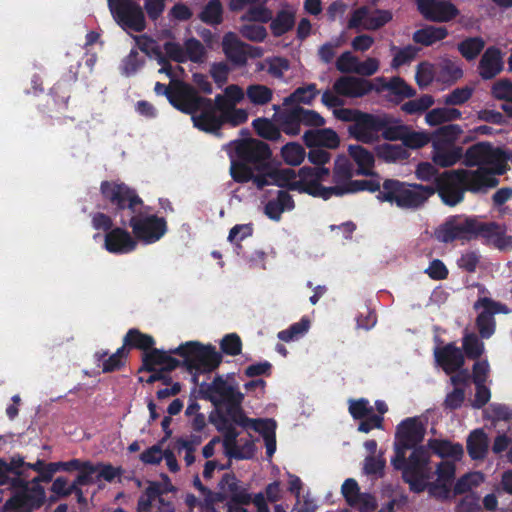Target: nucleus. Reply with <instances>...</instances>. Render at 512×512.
Here are the masks:
<instances>
[{"mask_svg":"<svg viewBox=\"0 0 512 512\" xmlns=\"http://www.w3.org/2000/svg\"><path fill=\"white\" fill-rule=\"evenodd\" d=\"M478 172H470L469 169H454L444 171L436 176L430 185L418 184V203L427 195L438 193L444 204L453 207L464 200L465 192L484 194L488 191L481 186Z\"/></svg>","mask_w":512,"mask_h":512,"instance_id":"1","label":"nucleus"},{"mask_svg":"<svg viewBox=\"0 0 512 512\" xmlns=\"http://www.w3.org/2000/svg\"><path fill=\"white\" fill-rule=\"evenodd\" d=\"M508 159L509 157L503 149L483 141L466 149L463 164L469 168L477 167V169H469V171L478 172L482 178L481 186L489 191L499 184L497 176L506 173Z\"/></svg>","mask_w":512,"mask_h":512,"instance_id":"2","label":"nucleus"},{"mask_svg":"<svg viewBox=\"0 0 512 512\" xmlns=\"http://www.w3.org/2000/svg\"><path fill=\"white\" fill-rule=\"evenodd\" d=\"M394 452L391 459L394 469L402 471L410 491L416 493V416L408 417L397 425Z\"/></svg>","mask_w":512,"mask_h":512,"instance_id":"3","label":"nucleus"},{"mask_svg":"<svg viewBox=\"0 0 512 512\" xmlns=\"http://www.w3.org/2000/svg\"><path fill=\"white\" fill-rule=\"evenodd\" d=\"M99 192L104 205L114 218L125 227L126 220L138 210L146 207L137 190L120 180H104L100 183Z\"/></svg>","mask_w":512,"mask_h":512,"instance_id":"4","label":"nucleus"},{"mask_svg":"<svg viewBox=\"0 0 512 512\" xmlns=\"http://www.w3.org/2000/svg\"><path fill=\"white\" fill-rule=\"evenodd\" d=\"M41 482V475L27 480L24 477H13L11 496L5 501L1 512H34L41 508L46 501V492Z\"/></svg>","mask_w":512,"mask_h":512,"instance_id":"5","label":"nucleus"},{"mask_svg":"<svg viewBox=\"0 0 512 512\" xmlns=\"http://www.w3.org/2000/svg\"><path fill=\"white\" fill-rule=\"evenodd\" d=\"M41 482V475L27 480L24 477H13L11 496L5 501L1 512H34L41 508L46 501V492Z\"/></svg>","mask_w":512,"mask_h":512,"instance_id":"6","label":"nucleus"},{"mask_svg":"<svg viewBox=\"0 0 512 512\" xmlns=\"http://www.w3.org/2000/svg\"><path fill=\"white\" fill-rule=\"evenodd\" d=\"M170 352L183 358V367L189 372H212L219 367L223 359L222 354L213 345H204L198 341H187L175 349H170Z\"/></svg>","mask_w":512,"mask_h":512,"instance_id":"7","label":"nucleus"},{"mask_svg":"<svg viewBox=\"0 0 512 512\" xmlns=\"http://www.w3.org/2000/svg\"><path fill=\"white\" fill-rule=\"evenodd\" d=\"M488 227L475 216L454 215L448 217L435 230V238L442 243L470 241L487 236Z\"/></svg>","mask_w":512,"mask_h":512,"instance_id":"8","label":"nucleus"},{"mask_svg":"<svg viewBox=\"0 0 512 512\" xmlns=\"http://www.w3.org/2000/svg\"><path fill=\"white\" fill-rule=\"evenodd\" d=\"M387 141H402L404 146L410 149H416V131H413L407 125L402 124L401 120L390 114H372L368 134L370 139L364 140L365 144H371L378 140L379 133Z\"/></svg>","mask_w":512,"mask_h":512,"instance_id":"9","label":"nucleus"},{"mask_svg":"<svg viewBox=\"0 0 512 512\" xmlns=\"http://www.w3.org/2000/svg\"><path fill=\"white\" fill-rule=\"evenodd\" d=\"M181 112L191 115L194 127L200 131L214 135L221 134L220 130L223 127V121L213 109L212 99L200 96L196 88L188 101H186Z\"/></svg>","mask_w":512,"mask_h":512,"instance_id":"10","label":"nucleus"},{"mask_svg":"<svg viewBox=\"0 0 512 512\" xmlns=\"http://www.w3.org/2000/svg\"><path fill=\"white\" fill-rule=\"evenodd\" d=\"M125 226L131 227L136 241L144 244H153L159 241L168 229L165 218L144 213L143 210H138L130 216L126 220Z\"/></svg>","mask_w":512,"mask_h":512,"instance_id":"11","label":"nucleus"},{"mask_svg":"<svg viewBox=\"0 0 512 512\" xmlns=\"http://www.w3.org/2000/svg\"><path fill=\"white\" fill-rule=\"evenodd\" d=\"M116 23L124 30L142 32L146 28L143 9L134 0H107Z\"/></svg>","mask_w":512,"mask_h":512,"instance_id":"12","label":"nucleus"},{"mask_svg":"<svg viewBox=\"0 0 512 512\" xmlns=\"http://www.w3.org/2000/svg\"><path fill=\"white\" fill-rule=\"evenodd\" d=\"M238 160L254 169H264L271 164L272 152L269 145L261 140L250 138L239 140L235 147Z\"/></svg>","mask_w":512,"mask_h":512,"instance_id":"13","label":"nucleus"},{"mask_svg":"<svg viewBox=\"0 0 512 512\" xmlns=\"http://www.w3.org/2000/svg\"><path fill=\"white\" fill-rule=\"evenodd\" d=\"M392 18V12L389 10L372 9L363 5L351 12L347 28L375 31L389 23Z\"/></svg>","mask_w":512,"mask_h":512,"instance_id":"14","label":"nucleus"},{"mask_svg":"<svg viewBox=\"0 0 512 512\" xmlns=\"http://www.w3.org/2000/svg\"><path fill=\"white\" fill-rule=\"evenodd\" d=\"M473 308L476 311L482 309V311L477 315L476 327L483 339H489L495 333V314H507L509 312V309L505 304L488 297H480L474 303Z\"/></svg>","mask_w":512,"mask_h":512,"instance_id":"15","label":"nucleus"},{"mask_svg":"<svg viewBox=\"0 0 512 512\" xmlns=\"http://www.w3.org/2000/svg\"><path fill=\"white\" fill-rule=\"evenodd\" d=\"M329 175V169L325 167H309L303 166L298 170L297 182H301L302 188L305 190H298L299 193H306L313 197H320L324 200L332 196L330 187L323 186L320 182Z\"/></svg>","mask_w":512,"mask_h":512,"instance_id":"16","label":"nucleus"},{"mask_svg":"<svg viewBox=\"0 0 512 512\" xmlns=\"http://www.w3.org/2000/svg\"><path fill=\"white\" fill-rule=\"evenodd\" d=\"M201 398L210 401L215 407L230 403L243 394L233 385H230L222 376H216L212 383L203 382L199 386Z\"/></svg>","mask_w":512,"mask_h":512,"instance_id":"17","label":"nucleus"},{"mask_svg":"<svg viewBox=\"0 0 512 512\" xmlns=\"http://www.w3.org/2000/svg\"><path fill=\"white\" fill-rule=\"evenodd\" d=\"M377 199L382 202L395 203L400 208L416 207V191L410 190L404 182L399 180L386 179Z\"/></svg>","mask_w":512,"mask_h":512,"instance_id":"18","label":"nucleus"},{"mask_svg":"<svg viewBox=\"0 0 512 512\" xmlns=\"http://www.w3.org/2000/svg\"><path fill=\"white\" fill-rule=\"evenodd\" d=\"M333 115L343 122H352L348 127V132L355 140L364 143V140L370 139L367 132L372 117L371 113L358 109L339 107L333 110Z\"/></svg>","mask_w":512,"mask_h":512,"instance_id":"19","label":"nucleus"},{"mask_svg":"<svg viewBox=\"0 0 512 512\" xmlns=\"http://www.w3.org/2000/svg\"><path fill=\"white\" fill-rule=\"evenodd\" d=\"M418 12L426 20L437 23L452 21L460 14L450 0H418Z\"/></svg>","mask_w":512,"mask_h":512,"instance_id":"20","label":"nucleus"},{"mask_svg":"<svg viewBox=\"0 0 512 512\" xmlns=\"http://www.w3.org/2000/svg\"><path fill=\"white\" fill-rule=\"evenodd\" d=\"M195 87L191 84L180 80L172 79L169 85H165L161 82H156L154 86V92L158 96H165L169 103L178 111H182L186 101L190 98L194 92Z\"/></svg>","mask_w":512,"mask_h":512,"instance_id":"21","label":"nucleus"},{"mask_svg":"<svg viewBox=\"0 0 512 512\" xmlns=\"http://www.w3.org/2000/svg\"><path fill=\"white\" fill-rule=\"evenodd\" d=\"M434 356L437 364L447 375H452L462 368L465 363L462 349L457 347L454 342L437 347Z\"/></svg>","mask_w":512,"mask_h":512,"instance_id":"22","label":"nucleus"},{"mask_svg":"<svg viewBox=\"0 0 512 512\" xmlns=\"http://www.w3.org/2000/svg\"><path fill=\"white\" fill-rule=\"evenodd\" d=\"M105 249L113 254H128L137 247V241L125 228L115 227L105 234Z\"/></svg>","mask_w":512,"mask_h":512,"instance_id":"23","label":"nucleus"},{"mask_svg":"<svg viewBox=\"0 0 512 512\" xmlns=\"http://www.w3.org/2000/svg\"><path fill=\"white\" fill-rule=\"evenodd\" d=\"M333 90L340 96L356 98L362 97L374 90V85L369 80L363 78L341 76L334 82Z\"/></svg>","mask_w":512,"mask_h":512,"instance_id":"24","label":"nucleus"},{"mask_svg":"<svg viewBox=\"0 0 512 512\" xmlns=\"http://www.w3.org/2000/svg\"><path fill=\"white\" fill-rule=\"evenodd\" d=\"M218 431L223 433V447L225 455L229 458L241 460L250 459L253 455V444L247 442L242 447L237 445V437L239 432L233 426L218 427Z\"/></svg>","mask_w":512,"mask_h":512,"instance_id":"25","label":"nucleus"},{"mask_svg":"<svg viewBox=\"0 0 512 512\" xmlns=\"http://www.w3.org/2000/svg\"><path fill=\"white\" fill-rule=\"evenodd\" d=\"M504 68L503 53L496 46L488 47L482 54L478 73L483 80H491L502 72Z\"/></svg>","mask_w":512,"mask_h":512,"instance_id":"26","label":"nucleus"},{"mask_svg":"<svg viewBox=\"0 0 512 512\" xmlns=\"http://www.w3.org/2000/svg\"><path fill=\"white\" fill-rule=\"evenodd\" d=\"M433 163L442 168L450 167L464 160L463 148L456 144H432Z\"/></svg>","mask_w":512,"mask_h":512,"instance_id":"27","label":"nucleus"},{"mask_svg":"<svg viewBox=\"0 0 512 512\" xmlns=\"http://www.w3.org/2000/svg\"><path fill=\"white\" fill-rule=\"evenodd\" d=\"M222 49L227 59L237 66L247 63V44L242 42L234 32L223 36Z\"/></svg>","mask_w":512,"mask_h":512,"instance_id":"28","label":"nucleus"},{"mask_svg":"<svg viewBox=\"0 0 512 512\" xmlns=\"http://www.w3.org/2000/svg\"><path fill=\"white\" fill-rule=\"evenodd\" d=\"M376 82L378 85L374 86V90H387L389 94L395 97L397 102L414 95V90L409 85H407L402 78L398 76L392 77L389 81H387L384 77H378L376 78Z\"/></svg>","mask_w":512,"mask_h":512,"instance_id":"29","label":"nucleus"},{"mask_svg":"<svg viewBox=\"0 0 512 512\" xmlns=\"http://www.w3.org/2000/svg\"><path fill=\"white\" fill-rule=\"evenodd\" d=\"M295 208L293 197L286 190H278L277 196L269 200L264 207V212L274 221H279L284 211H291Z\"/></svg>","mask_w":512,"mask_h":512,"instance_id":"30","label":"nucleus"},{"mask_svg":"<svg viewBox=\"0 0 512 512\" xmlns=\"http://www.w3.org/2000/svg\"><path fill=\"white\" fill-rule=\"evenodd\" d=\"M468 455L472 460H484L489 450V439L483 429L473 430L466 443Z\"/></svg>","mask_w":512,"mask_h":512,"instance_id":"31","label":"nucleus"},{"mask_svg":"<svg viewBox=\"0 0 512 512\" xmlns=\"http://www.w3.org/2000/svg\"><path fill=\"white\" fill-rule=\"evenodd\" d=\"M271 183L288 191L304 190L301 182H297V173L292 168H275L268 173Z\"/></svg>","mask_w":512,"mask_h":512,"instance_id":"32","label":"nucleus"},{"mask_svg":"<svg viewBox=\"0 0 512 512\" xmlns=\"http://www.w3.org/2000/svg\"><path fill=\"white\" fill-rule=\"evenodd\" d=\"M409 147L404 144L382 143L375 147V155L386 163H396L407 160L410 157Z\"/></svg>","mask_w":512,"mask_h":512,"instance_id":"33","label":"nucleus"},{"mask_svg":"<svg viewBox=\"0 0 512 512\" xmlns=\"http://www.w3.org/2000/svg\"><path fill=\"white\" fill-rule=\"evenodd\" d=\"M349 156L357 164L358 169L356 174L371 176L373 175L372 168L374 166V154L361 145H349Z\"/></svg>","mask_w":512,"mask_h":512,"instance_id":"34","label":"nucleus"},{"mask_svg":"<svg viewBox=\"0 0 512 512\" xmlns=\"http://www.w3.org/2000/svg\"><path fill=\"white\" fill-rule=\"evenodd\" d=\"M428 448L440 458H450L453 461L461 460L464 450L460 443H452L449 440L430 439Z\"/></svg>","mask_w":512,"mask_h":512,"instance_id":"35","label":"nucleus"},{"mask_svg":"<svg viewBox=\"0 0 512 512\" xmlns=\"http://www.w3.org/2000/svg\"><path fill=\"white\" fill-rule=\"evenodd\" d=\"M107 355V351L95 353L97 361H102L103 373H111L121 370L125 367L129 356L128 349H125L123 346L119 347L116 352L111 354L108 358H106Z\"/></svg>","mask_w":512,"mask_h":512,"instance_id":"36","label":"nucleus"},{"mask_svg":"<svg viewBox=\"0 0 512 512\" xmlns=\"http://www.w3.org/2000/svg\"><path fill=\"white\" fill-rule=\"evenodd\" d=\"M380 182L378 180H352L345 185H334L330 186V191H332V195L335 196H342L344 194L348 193H356L359 191H369V192H376L380 191Z\"/></svg>","mask_w":512,"mask_h":512,"instance_id":"37","label":"nucleus"},{"mask_svg":"<svg viewBox=\"0 0 512 512\" xmlns=\"http://www.w3.org/2000/svg\"><path fill=\"white\" fill-rule=\"evenodd\" d=\"M295 25V12L290 8H284L277 12L270 20V30L274 37H281L293 29Z\"/></svg>","mask_w":512,"mask_h":512,"instance_id":"38","label":"nucleus"},{"mask_svg":"<svg viewBox=\"0 0 512 512\" xmlns=\"http://www.w3.org/2000/svg\"><path fill=\"white\" fill-rule=\"evenodd\" d=\"M154 345L155 339L151 335L142 333L137 328H131L125 334L122 346L128 349V352L131 349H139L145 352Z\"/></svg>","mask_w":512,"mask_h":512,"instance_id":"39","label":"nucleus"},{"mask_svg":"<svg viewBox=\"0 0 512 512\" xmlns=\"http://www.w3.org/2000/svg\"><path fill=\"white\" fill-rule=\"evenodd\" d=\"M488 227L487 236H480L487 244H492L495 248L506 251L512 249V236L499 232V225L495 222H484Z\"/></svg>","mask_w":512,"mask_h":512,"instance_id":"40","label":"nucleus"},{"mask_svg":"<svg viewBox=\"0 0 512 512\" xmlns=\"http://www.w3.org/2000/svg\"><path fill=\"white\" fill-rule=\"evenodd\" d=\"M485 48V41L480 36L467 37L457 44L461 56L467 61L475 60Z\"/></svg>","mask_w":512,"mask_h":512,"instance_id":"41","label":"nucleus"},{"mask_svg":"<svg viewBox=\"0 0 512 512\" xmlns=\"http://www.w3.org/2000/svg\"><path fill=\"white\" fill-rule=\"evenodd\" d=\"M246 98L254 106H264L273 99V90L263 84H250L245 90Z\"/></svg>","mask_w":512,"mask_h":512,"instance_id":"42","label":"nucleus"},{"mask_svg":"<svg viewBox=\"0 0 512 512\" xmlns=\"http://www.w3.org/2000/svg\"><path fill=\"white\" fill-rule=\"evenodd\" d=\"M461 111L453 107L434 108L426 113L425 120L431 126L461 118Z\"/></svg>","mask_w":512,"mask_h":512,"instance_id":"43","label":"nucleus"},{"mask_svg":"<svg viewBox=\"0 0 512 512\" xmlns=\"http://www.w3.org/2000/svg\"><path fill=\"white\" fill-rule=\"evenodd\" d=\"M279 129L285 134L296 136L300 133V118L296 107L283 111L278 117Z\"/></svg>","mask_w":512,"mask_h":512,"instance_id":"44","label":"nucleus"},{"mask_svg":"<svg viewBox=\"0 0 512 512\" xmlns=\"http://www.w3.org/2000/svg\"><path fill=\"white\" fill-rule=\"evenodd\" d=\"M199 19L211 26H216L223 21V6L220 0H209L199 14Z\"/></svg>","mask_w":512,"mask_h":512,"instance_id":"45","label":"nucleus"},{"mask_svg":"<svg viewBox=\"0 0 512 512\" xmlns=\"http://www.w3.org/2000/svg\"><path fill=\"white\" fill-rule=\"evenodd\" d=\"M448 36V30L444 26L427 25L418 29V44L431 46Z\"/></svg>","mask_w":512,"mask_h":512,"instance_id":"46","label":"nucleus"},{"mask_svg":"<svg viewBox=\"0 0 512 512\" xmlns=\"http://www.w3.org/2000/svg\"><path fill=\"white\" fill-rule=\"evenodd\" d=\"M252 126L261 138L278 141L281 139V130L268 118H256L252 122Z\"/></svg>","mask_w":512,"mask_h":512,"instance_id":"47","label":"nucleus"},{"mask_svg":"<svg viewBox=\"0 0 512 512\" xmlns=\"http://www.w3.org/2000/svg\"><path fill=\"white\" fill-rule=\"evenodd\" d=\"M464 357L471 360H479L484 353V343L475 333H467L462 339Z\"/></svg>","mask_w":512,"mask_h":512,"instance_id":"48","label":"nucleus"},{"mask_svg":"<svg viewBox=\"0 0 512 512\" xmlns=\"http://www.w3.org/2000/svg\"><path fill=\"white\" fill-rule=\"evenodd\" d=\"M462 133L463 130L458 124L443 125L432 135V144H455Z\"/></svg>","mask_w":512,"mask_h":512,"instance_id":"49","label":"nucleus"},{"mask_svg":"<svg viewBox=\"0 0 512 512\" xmlns=\"http://www.w3.org/2000/svg\"><path fill=\"white\" fill-rule=\"evenodd\" d=\"M354 175L353 164L346 157H339L333 170V182L335 185H345V183L352 181Z\"/></svg>","mask_w":512,"mask_h":512,"instance_id":"50","label":"nucleus"},{"mask_svg":"<svg viewBox=\"0 0 512 512\" xmlns=\"http://www.w3.org/2000/svg\"><path fill=\"white\" fill-rule=\"evenodd\" d=\"M318 93L319 91L314 83L298 87L293 93L284 99V104L303 103L310 105Z\"/></svg>","mask_w":512,"mask_h":512,"instance_id":"51","label":"nucleus"},{"mask_svg":"<svg viewBox=\"0 0 512 512\" xmlns=\"http://www.w3.org/2000/svg\"><path fill=\"white\" fill-rule=\"evenodd\" d=\"M239 481L233 473H225L218 483L219 491L215 493V500L224 502L239 488Z\"/></svg>","mask_w":512,"mask_h":512,"instance_id":"52","label":"nucleus"},{"mask_svg":"<svg viewBox=\"0 0 512 512\" xmlns=\"http://www.w3.org/2000/svg\"><path fill=\"white\" fill-rule=\"evenodd\" d=\"M268 0H262L260 5L250 6L241 19L248 22L268 23L272 20V11L265 6Z\"/></svg>","mask_w":512,"mask_h":512,"instance_id":"53","label":"nucleus"},{"mask_svg":"<svg viewBox=\"0 0 512 512\" xmlns=\"http://www.w3.org/2000/svg\"><path fill=\"white\" fill-rule=\"evenodd\" d=\"M305 149L296 142L285 144L281 149V157L284 162L291 166L300 165L305 158Z\"/></svg>","mask_w":512,"mask_h":512,"instance_id":"54","label":"nucleus"},{"mask_svg":"<svg viewBox=\"0 0 512 512\" xmlns=\"http://www.w3.org/2000/svg\"><path fill=\"white\" fill-rule=\"evenodd\" d=\"M243 399L244 395L230 403L225 404L226 414L232 424L234 423L242 427H248L251 419L245 415L241 407Z\"/></svg>","mask_w":512,"mask_h":512,"instance_id":"55","label":"nucleus"},{"mask_svg":"<svg viewBox=\"0 0 512 512\" xmlns=\"http://www.w3.org/2000/svg\"><path fill=\"white\" fill-rule=\"evenodd\" d=\"M165 351L152 347L145 351L142 355V365L138 372H152L155 371L156 366H161L164 359Z\"/></svg>","mask_w":512,"mask_h":512,"instance_id":"56","label":"nucleus"},{"mask_svg":"<svg viewBox=\"0 0 512 512\" xmlns=\"http://www.w3.org/2000/svg\"><path fill=\"white\" fill-rule=\"evenodd\" d=\"M310 327L308 318L303 317L299 322L293 323L289 328L278 333V338L284 342H290L303 336Z\"/></svg>","mask_w":512,"mask_h":512,"instance_id":"57","label":"nucleus"},{"mask_svg":"<svg viewBox=\"0 0 512 512\" xmlns=\"http://www.w3.org/2000/svg\"><path fill=\"white\" fill-rule=\"evenodd\" d=\"M187 60L193 63H202L206 56V49L202 42L195 37H190L184 42Z\"/></svg>","mask_w":512,"mask_h":512,"instance_id":"58","label":"nucleus"},{"mask_svg":"<svg viewBox=\"0 0 512 512\" xmlns=\"http://www.w3.org/2000/svg\"><path fill=\"white\" fill-rule=\"evenodd\" d=\"M253 234V225L251 223L248 224H237L233 226L228 235V241L235 245L237 250V254H240V250L242 246L240 242Z\"/></svg>","mask_w":512,"mask_h":512,"instance_id":"59","label":"nucleus"},{"mask_svg":"<svg viewBox=\"0 0 512 512\" xmlns=\"http://www.w3.org/2000/svg\"><path fill=\"white\" fill-rule=\"evenodd\" d=\"M255 169L250 165L244 163L236 158L231 163V176L234 181L238 183H247L253 178V172Z\"/></svg>","mask_w":512,"mask_h":512,"instance_id":"60","label":"nucleus"},{"mask_svg":"<svg viewBox=\"0 0 512 512\" xmlns=\"http://www.w3.org/2000/svg\"><path fill=\"white\" fill-rule=\"evenodd\" d=\"M491 95L497 100L505 101V104L512 103V80H497L491 87Z\"/></svg>","mask_w":512,"mask_h":512,"instance_id":"61","label":"nucleus"},{"mask_svg":"<svg viewBox=\"0 0 512 512\" xmlns=\"http://www.w3.org/2000/svg\"><path fill=\"white\" fill-rule=\"evenodd\" d=\"M222 353L229 356H237L242 352V340L236 333L226 334L220 341Z\"/></svg>","mask_w":512,"mask_h":512,"instance_id":"62","label":"nucleus"},{"mask_svg":"<svg viewBox=\"0 0 512 512\" xmlns=\"http://www.w3.org/2000/svg\"><path fill=\"white\" fill-rule=\"evenodd\" d=\"M50 94L60 108L66 109L70 99V86L66 81H58L53 85Z\"/></svg>","mask_w":512,"mask_h":512,"instance_id":"63","label":"nucleus"},{"mask_svg":"<svg viewBox=\"0 0 512 512\" xmlns=\"http://www.w3.org/2000/svg\"><path fill=\"white\" fill-rule=\"evenodd\" d=\"M456 512H483L480 497L474 492L466 494L456 505Z\"/></svg>","mask_w":512,"mask_h":512,"instance_id":"64","label":"nucleus"}]
</instances>
